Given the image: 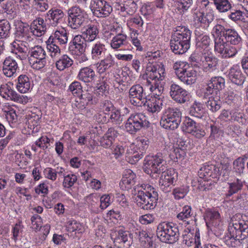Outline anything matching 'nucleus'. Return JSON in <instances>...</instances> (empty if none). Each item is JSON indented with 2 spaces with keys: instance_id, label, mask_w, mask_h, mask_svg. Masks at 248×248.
<instances>
[{
  "instance_id": "nucleus-48",
  "label": "nucleus",
  "mask_w": 248,
  "mask_h": 248,
  "mask_svg": "<svg viewBox=\"0 0 248 248\" xmlns=\"http://www.w3.org/2000/svg\"><path fill=\"white\" fill-rule=\"evenodd\" d=\"M229 190L228 191V193H227V196H231L233 194L237 193L239 190H240L243 186V182L239 179H237L236 181L228 183Z\"/></svg>"
},
{
  "instance_id": "nucleus-47",
  "label": "nucleus",
  "mask_w": 248,
  "mask_h": 248,
  "mask_svg": "<svg viewBox=\"0 0 248 248\" xmlns=\"http://www.w3.org/2000/svg\"><path fill=\"white\" fill-rule=\"evenodd\" d=\"M192 215L191 207L186 205L183 208L182 211L177 215V217L178 219L185 222L186 224H189V221L188 219L191 217Z\"/></svg>"
},
{
  "instance_id": "nucleus-5",
  "label": "nucleus",
  "mask_w": 248,
  "mask_h": 248,
  "mask_svg": "<svg viewBox=\"0 0 248 248\" xmlns=\"http://www.w3.org/2000/svg\"><path fill=\"white\" fill-rule=\"evenodd\" d=\"M165 69L163 66L158 67L155 66H150L147 67L146 72V83L150 86L149 89L152 92H155V94H157V91L159 92L163 89L160 86L159 89V83L164 78Z\"/></svg>"
},
{
  "instance_id": "nucleus-43",
  "label": "nucleus",
  "mask_w": 248,
  "mask_h": 248,
  "mask_svg": "<svg viewBox=\"0 0 248 248\" xmlns=\"http://www.w3.org/2000/svg\"><path fill=\"white\" fill-rule=\"evenodd\" d=\"M13 46L15 48V54L17 55V57H19L21 60H25L29 57V50L22 44L15 42Z\"/></svg>"
},
{
  "instance_id": "nucleus-31",
  "label": "nucleus",
  "mask_w": 248,
  "mask_h": 248,
  "mask_svg": "<svg viewBox=\"0 0 248 248\" xmlns=\"http://www.w3.org/2000/svg\"><path fill=\"white\" fill-rule=\"evenodd\" d=\"M95 76V72L92 68L85 67L80 69L77 77L78 80L89 83L94 80Z\"/></svg>"
},
{
  "instance_id": "nucleus-8",
  "label": "nucleus",
  "mask_w": 248,
  "mask_h": 248,
  "mask_svg": "<svg viewBox=\"0 0 248 248\" xmlns=\"http://www.w3.org/2000/svg\"><path fill=\"white\" fill-rule=\"evenodd\" d=\"M146 124V116L141 113L132 114L127 120L125 128L130 134H135Z\"/></svg>"
},
{
  "instance_id": "nucleus-3",
  "label": "nucleus",
  "mask_w": 248,
  "mask_h": 248,
  "mask_svg": "<svg viewBox=\"0 0 248 248\" xmlns=\"http://www.w3.org/2000/svg\"><path fill=\"white\" fill-rule=\"evenodd\" d=\"M138 190L136 200L137 205L141 209H154L156 205L158 193L150 185L142 184Z\"/></svg>"
},
{
  "instance_id": "nucleus-15",
  "label": "nucleus",
  "mask_w": 248,
  "mask_h": 248,
  "mask_svg": "<svg viewBox=\"0 0 248 248\" xmlns=\"http://www.w3.org/2000/svg\"><path fill=\"white\" fill-rule=\"evenodd\" d=\"M225 79L222 77H213L207 83L204 93L207 95L214 94L220 95L221 91L225 87Z\"/></svg>"
},
{
  "instance_id": "nucleus-56",
  "label": "nucleus",
  "mask_w": 248,
  "mask_h": 248,
  "mask_svg": "<svg viewBox=\"0 0 248 248\" xmlns=\"http://www.w3.org/2000/svg\"><path fill=\"white\" fill-rule=\"evenodd\" d=\"M49 44L47 45V48L50 52L51 57L52 58L57 57L60 55L61 50L59 46H58L54 42H47Z\"/></svg>"
},
{
  "instance_id": "nucleus-14",
  "label": "nucleus",
  "mask_w": 248,
  "mask_h": 248,
  "mask_svg": "<svg viewBox=\"0 0 248 248\" xmlns=\"http://www.w3.org/2000/svg\"><path fill=\"white\" fill-rule=\"evenodd\" d=\"M174 68L177 70L176 74L180 80L187 85H191L194 83L197 79V72L192 67Z\"/></svg>"
},
{
  "instance_id": "nucleus-1",
  "label": "nucleus",
  "mask_w": 248,
  "mask_h": 248,
  "mask_svg": "<svg viewBox=\"0 0 248 248\" xmlns=\"http://www.w3.org/2000/svg\"><path fill=\"white\" fill-rule=\"evenodd\" d=\"M166 154L157 153L155 155L148 156L145 158L143 170L152 177L161 174L159 180L160 188L165 193L170 190L171 185L177 180L178 174L174 169L167 170L164 158Z\"/></svg>"
},
{
  "instance_id": "nucleus-46",
  "label": "nucleus",
  "mask_w": 248,
  "mask_h": 248,
  "mask_svg": "<svg viewBox=\"0 0 248 248\" xmlns=\"http://www.w3.org/2000/svg\"><path fill=\"white\" fill-rule=\"evenodd\" d=\"M163 115L167 116V119L171 118L181 122L182 113L177 108L169 107L165 110Z\"/></svg>"
},
{
  "instance_id": "nucleus-16",
  "label": "nucleus",
  "mask_w": 248,
  "mask_h": 248,
  "mask_svg": "<svg viewBox=\"0 0 248 248\" xmlns=\"http://www.w3.org/2000/svg\"><path fill=\"white\" fill-rule=\"evenodd\" d=\"M170 95L174 101L180 104L185 103L189 99L187 91L174 83L170 86Z\"/></svg>"
},
{
  "instance_id": "nucleus-64",
  "label": "nucleus",
  "mask_w": 248,
  "mask_h": 248,
  "mask_svg": "<svg viewBox=\"0 0 248 248\" xmlns=\"http://www.w3.org/2000/svg\"><path fill=\"white\" fill-rule=\"evenodd\" d=\"M198 42L197 43V46L199 47H206L210 45L211 42V39L207 35L200 36L198 38Z\"/></svg>"
},
{
  "instance_id": "nucleus-41",
  "label": "nucleus",
  "mask_w": 248,
  "mask_h": 248,
  "mask_svg": "<svg viewBox=\"0 0 248 248\" xmlns=\"http://www.w3.org/2000/svg\"><path fill=\"white\" fill-rule=\"evenodd\" d=\"M127 44V36L125 34L119 33L115 36L111 41L110 46L114 49L126 45Z\"/></svg>"
},
{
  "instance_id": "nucleus-42",
  "label": "nucleus",
  "mask_w": 248,
  "mask_h": 248,
  "mask_svg": "<svg viewBox=\"0 0 248 248\" xmlns=\"http://www.w3.org/2000/svg\"><path fill=\"white\" fill-rule=\"evenodd\" d=\"M189 113L195 117L202 118L204 114L203 104L195 101L189 108Z\"/></svg>"
},
{
  "instance_id": "nucleus-62",
  "label": "nucleus",
  "mask_w": 248,
  "mask_h": 248,
  "mask_svg": "<svg viewBox=\"0 0 248 248\" xmlns=\"http://www.w3.org/2000/svg\"><path fill=\"white\" fill-rule=\"evenodd\" d=\"M229 11H231V14L229 15L228 17L231 20L234 22H237L242 20L243 13L241 10L231 9Z\"/></svg>"
},
{
  "instance_id": "nucleus-37",
  "label": "nucleus",
  "mask_w": 248,
  "mask_h": 248,
  "mask_svg": "<svg viewBox=\"0 0 248 248\" xmlns=\"http://www.w3.org/2000/svg\"><path fill=\"white\" fill-rule=\"evenodd\" d=\"M74 61L67 54L61 56L55 62V65L58 70L62 71L68 69L73 65Z\"/></svg>"
},
{
  "instance_id": "nucleus-2",
  "label": "nucleus",
  "mask_w": 248,
  "mask_h": 248,
  "mask_svg": "<svg viewBox=\"0 0 248 248\" xmlns=\"http://www.w3.org/2000/svg\"><path fill=\"white\" fill-rule=\"evenodd\" d=\"M171 35L170 46L176 54H182L190 47L191 31L185 26H178Z\"/></svg>"
},
{
  "instance_id": "nucleus-39",
  "label": "nucleus",
  "mask_w": 248,
  "mask_h": 248,
  "mask_svg": "<svg viewBox=\"0 0 248 248\" xmlns=\"http://www.w3.org/2000/svg\"><path fill=\"white\" fill-rule=\"evenodd\" d=\"M232 228L231 226L229 227V232L224 237V242L226 245L229 247H235L236 245V242L238 241L240 242L241 238H238V235L236 232V231Z\"/></svg>"
},
{
  "instance_id": "nucleus-35",
  "label": "nucleus",
  "mask_w": 248,
  "mask_h": 248,
  "mask_svg": "<svg viewBox=\"0 0 248 248\" xmlns=\"http://www.w3.org/2000/svg\"><path fill=\"white\" fill-rule=\"evenodd\" d=\"M31 83L30 78L26 75H21L17 78L16 88L21 93H24L31 88Z\"/></svg>"
},
{
  "instance_id": "nucleus-19",
  "label": "nucleus",
  "mask_w": 248,
  "mask_h": 248,
  "mask_svg": "<svg viewBox=\"0 0 248 248\" xmlns=\"http://www.w3.org/2000/svg\"><path fill=\"white\" fill-rule=\"evenodd\" d=\"M202 62L205 72L211 73L217 70L218 60L211 52L202 54Z\"/></svg>"
},
{
  "instance_id": "nucleus-23",
  "label": "nucleus",
  "mask_w": 248,
  "mask_h": 248,
  "mask_svg": "<svg viewBox=\"0 0 248 248\" xmlns=\"http://www.w3.org/2000/svg\"><path fill=\"white\" fill-rule=\"evenodd\" d=\"M234 217L232 218V226L231 227L234 229L238 235V238L241 240H244L248 237V221L240 220L238 223L234 222Z\"/></svg>"
},
{
  "instance_id": "nucleus-4",
  "label": "nucleus",
  "mask_w": 248,
  "mask_h": 248,
  "mask_svg": "<svg viewBox=\"0 0 248 248\" xmlns=\"http://www.w3.org/2000/svg\"><path fill=\"white\" fill-rule=\"evenodd\" d=\"M156 232L157 237L163 242L173 244L178 240L179 230L173 223L163 222L159 223Z\"/></svg>"
},
{
  "instance_id": "nucleus-20",
  "label": "nucleus",
  "mask_w": 248,
  "mask_h": 248,
  "mask_svg": "<svg viewBox=\"0 0 248 248\" xmlns=\"http://www.w3.org/2000/svg\"><path fill=\"white\" fill-rule=\"evenodd\" d=\"M80 35H76L69 43L68 50L72 55H79L85 52L86 44Z\"/></svg>"
},
{
  "instance_id": "nucleus-17",
  "label": "nucleus",
  "mask_w": 248,
  "mask_h": 248,
  "mask_svg": "<svg viewBox=\"0 0 248 248\" xmlns=\"http://www.w3.org/2000/svg\"><path fill=\"white\" fill-rule=\"evenodd\" d=\"M11 82L1 85L0 87V95L4 98L13 100L20 103L26 102V98L14 91L10 86Z\"/></svg>"
},
{
  "instance_id": "nucleus-44",
  "label": "nucleus",
  "mask_w": 248,
  "mask_h": 248,
  "mask_svg": "<svg viewBox=\"0 0 248 248\" xmlns=\"http://www.w3.org/2000/svg\"><path fill=\"white\" fill-rule=\"evenodd\" d=\"M174 7L182 14L186 11L193 3V0H173Z\"/></svg>"
},
{
  "instance_id": "nucleus-29",
  "label": "nucleus",
  "mask_w": 248,
  "mask_h": 248,
  "mask_svg": "<svg viewBox=\"0 0 248 248\" xmlns=\"http://www.w3.org/2000/svg\"><path fill=\"white\" fill-rule=\"evenodd\" d=\"M115 64L114 58L111 54H108L96 64V67L98 72L102 74L112 68Z\"/></svg>"
},
{
  "instance_id": "nucleus-60",
  "label": "nucleus",
  "mask_w": 248,
  "mask_h": 248,
  "mask_svg": "<svg viewBox=\"0 0 248 248\" xmlns=\"http://www.w3.org/2000/svg\"><path fill=\"white\" fill-rule=\"evenodd\" d=\"M172 149V151L169 154V155L171 156L172 159H175V158L177 159H182L186 155L185 148H173Z\"/></svg>"
},
{
  "instance_id": "nucleus-49",
  "label": "nucleus",
  "mask_w": 248,
  "mask_h": 248,
  "mask_svg": "<svg viewBox=\"0 0 248 248\" xmlns=\"http://www.w3.org/2000/svg\"><path fill=\"white\" fill-rule=\"evenodd\" d=\"M197 125L194 121L190 118L186 117L183 122L182 129L183 131L191 134Z\"/></svg>"
},
{
  "instance_id": "nucleus-28",
  "label": "nucleus",
  "mask_w": 248,
  "mask_h": 248,
  "mask_svg": "<svg viewBox=\"0 0 248 248\" xmlns=\"http://www.w3.org/2000/svg\"><path fill=\"white\" fill-rule=\"evenodd\" d=\"M64 16V14L61 9L54 8L47 12L46 17L52 26H56L62 21Z\"/></svg>"
},
{
  "instance_id": "nucleus-55",
  "label": "nucleus",
  "mask_w": 248,
  "mask_h": 248,
  "mask_svg": "<svg viewBox=\"0 0 248 248\" xmlns=\"http://www.w3.org/2000/svg\"><path fill=\"white\" fill-rule=\"evenodd\" d=\"M228 29L220 24H217L213 28L212 33L214 35H216L217 38H221L224 39L225 34Z\"/></svg>"
},
{
  "instance_id": "nucleus-61",
  "label": "nucleus",
  "mask_w": 248,
  "mask_h": 248,
  "mask_svg": "<svg viewBox=\"0 0 248 248\" xmlns=\"http://www.w3.org/2000/svg\"><path fill=\"white\" fill-rule=\"evenodd\" d=\"M69 90L73 94L79 96L81 94L82 92V87L79 82L75 81L70 85Z\"/></svg>"
},
{
  "instance_id": "nucleus-54",
  "label": "nucleus",
  "mask_w": 248,
  "mask_h": 248,
  "mask_svg": "<svg viewBox=\"0 0 248 248\" xmlns=\"http://www.w3.org/2000/svg\"><path fill=\"white\" fill-rule=\"evenodd\" d=\"M187 186L176 187L173 190V194L175 199L179 200L184 198L189 191Z\"/></svg>"
},
{
  "instance_id": "nucleus-7",
  "label": "nucleus",
  "mask_w": 248,
  "mask_h": 248,
  "mask_svg": "<svg viewBox=\"0 0 248 248\" xmlns=\"http://www.w3.org/2000/svg\"><path fill=\"white\" fill-rule=\"evenodd\" d=\"M86 20L84 11L79 7L73 6L68 10V23L71 28H79L84 25Z\"/></svg>"
},
{
  "instance_id": "nucleus-38",
  "label": "nucleus",
  "mask_w": 248,
  "mask_h": 248,
  "mask_svg": "<svg viewBox=\"0 0 248 248\" xmlns=\"http://www.w3.org/2000/svg\"><path fill=\"white\" fill-rule=\"evenodd\" d=\"M105 45L100 42L93 44L91 47V57L93 60H97L101 58L106 52Z\"/></svg>"
},
{
  "instance_id": "nucleus-11",
  "label": "nucleus",
  "mask_w": 248,
  "mask_h": 248,
  "mask_svg": "<svg viewBox=\"0 0 248 248\" xmlns=\"http://www.w3.org/2000/svg\"><path fill=\"white\" fill-rule=\"evenodd\" d=\"M91 7L94 15L98 17L108 16L112 11L111 6L105 0H92Z\"/></svg>"
},
{
  "instance_id": "nucleus-18",
  "label": "nucleus",
  "mask_w": 248,
  "mask_h": 248,
  "mask_svg": "<svg viewBox=\"0 0 248 248\" xmlns=\"http://www.w3.org/2000/svg\"><path fill=\"white\" fill-rule=\"evenodd\" d=\"M201 0V4L203 8H210L214 4L216 9L220 13H225L231 10L232 4L229 0Z\"/></svg>"
},
{
  "instance_id": "nucleus-63",
  "label": "nucleus",
  "mask_w": 248,
  "mask_h": 248,
  "mask_svg": "<svg viewBox=\"0 0 248 248\" xmlns=\"http://www.w3.org/2000/svg\"><path fill=\"white\" fill-rule=\"evenodd\" d=\"M31 227L35 231L40 230L42 225V219L38 215H35L31 217Z\"/></svg>"
},
{
  "instance_id": "nucleus-27",
  "label": "nucleus",
  "mask_w": 248,
  "mask_h": 248,
  "mask_svg": "<svg viewBox=\"0 0 248 248\" xmlns=\"http://www.w3.org/2000/svg\"><path fill=\"white\" fill-rule=\"evenodd\" d=\"M99 30L97 25L91 23L86 26L80 36L86 42H92L96 39Z\"/></svg>"
},
{
  "instance_id": "nucleus-10",
  "label": "nucleus",
  "mask_w": 248,
  "mask_h": 248,
  "mask_svg": "<svg viewBox=\"0 0 248 248\" xmlns=\"http://www.w3.org/2000/svg\"><path fill=\"white\" fill-rule=\"evenodd\" d=\"M228 43L221 38L215 40V50L223 58H231L234 56L240 48L230 46Z\"/></svg>"
},
{
  "instance_id": "nucleus-52",
  "label": "nucleus",
  "mask_w": 248,
  "mask_h": 248,
  "mask_svg": "<svg viewBox=\"0 0 248 248\" xmlns=\"http://www.w3.org/2000/svg\"><path fill=\"white\" fill-rule=\"evenodd\" d=\"M46 57H43L41 58H37L34 60L29 59V62L33 69L36 70H40L44 68L46 64Z\"/></svg>"
},
{
  "instance_id": "nucleus-30",
  "label": "nucleus",
  "mask_w": 248,
  "mask_h": 248,
  "mask_svg": "<svg viewBox=\"0 0 248 248\" xmlns=\"http://www.w3.org/2000/svg\"><path fill=\"white\" fill-rule=\"evenodd\" d=\"M68 40V33L64 29L61 28L56 31L54 33L49 37L47 42H54L62 45L67 44Z\"/></svg>"
},
{
  "instance_id": "nucleus-53",
  "label": "nucleus",
  "mask_w": 248,
  "mask_h": 248,
  "mask_svg": "<svg viewBox=\"0 0 248 248\" xmlns=\"http://www.w3.org/2000/svg\"><path fill=\"white\" fill-rule=\"evenodd\" d=\"M116 108L113 103L109 100H105L100 105V109L105 115L109 116L110 113Z\"/></svg>"
},
{
  "instance_id": "nucleus-26",
  "label": "nucleus",
  "mask_w": 248,
  "mask_h": 248,
  "mask_svg": "<svg viewBox=\"0 0 248 248\" xmlns=\"http://www.w3.org/2000/svg\"><path fill=\"white\" fill-rule=\"evenodd\" d=\"M219 168L213 165H207L202 167L198 172L200 178L208 180L209 177L216 178L219 175Z\"/></svg>"
},
{
  "instance_id": "nucleus-40",
  "label": "nucleus",
  "mask_w": 248,
  "mask_h": 248,
  "mask_svg": "<svg viewBox=\"0 0 248 248\" xmlns=\"http://www.w3.org/2000/svg\"><path fill=\"white\" fill-rule=\"evenodd\" d=\"M181 123V121L177 120L173 118H168L167 116L162 115L160 124L162 127L170 130H174L177 128Z\"/></svg>"
},
{
  "instance_id": "nucleus-58",
  "label": "nucleus",
  "mask_w": 248,
  "mask_h": 248,
  "mask_svg": "<svg viewBox=\"0 0 248 248\" xmlns=\"http://www.w3.org/2000/svg\"><path fill=\"white\" fill-rule=\"evenodd\" d=\"M77 181V177L74 174H68L64 176L62 186L64 187L70 188Z\"/></svg>"
},
{
  "instance_id": "nucleus-9",
  "label": "nucleus",
  "mask_w": 248,
  "mask_h": 248,
  "mask_svg": "<svg viewBox=\"0 0 248 248\" xmlns=\"http://www.w3.org/2000/svg\"><path fill=\"white\" fill-rule=\"evenodd\" d=\"M204 219L207 227L216 235H218L219 231H223L221 219L218 211L207 210L205 214Z\"/></svg>"
},
{
  "instance_id": "nucleus-57",
  "label": "nucleus",
  "mask_w": 248,
  "mask_h": 248,
  "mask_svg": "<svg viewBox=\"0 0 248 248\" xmlns=\"http://www.w3.org/2000/svg\"><path fill=\"white\" fill-rule=\"evenodd\" d=\"M233 169L234 172L239 175L243 173L245 170V162H244L242 158H237L233 161Z\"/></svg>"
},
{
  "instance_id": "nucleus-25",
  "label": "nucleus",
  "mask_w": 248,
  "mask_h": 248,
  "mask_svg": "<svg viewBox=\"0 0 248 248\" xmlns=\"http://www.w3.org/2000/svg\"><path fill=\"white\" fill-rule=\"evenodd\" d=\"M220 95L216 94L207 95L206 93H203V97L208 99L205 102L207 108L212 112H215L218 110L221 107Z\"/></svg>"
},
{
  "instance_id": "nucleus-24",
  "label": "nucleus",
  "mask_w": 248,
  "mask_h": 248,
  "mask_svg": "<svg viewBox=\"0 0 248 248\" xmlns=\"http://www.w3.org/2000/svg\"><path fill=\"white\" fill-rule=\"evenodd\" d=\"M163 101L160 98L155 97H151L150 99L146 98L144 100L142 106L146 107V109L150 112L155 113L159 112L162 106Z\"/></svg>"
},
{
  "instance_id": "nucleus-59",
  "label": "nucleus",
  "mask_w": 248,
  "mask_h": 248,
  "mask_svg": "<svg viewBox=\"0 0 248 248\" xmlns=\"http://www.w3.org/2000/svg\"><path fill=\"white\" fill-rule=\"evenodd\" d=\"M230 120L236 121L242 124H245L247 122L245 115L243 113L238 111L232 112Z\"/></svg>"
},
{
  "instance_id": "nucleus-34",
  "label": "nucleus",
  "mask_w": 248,
  "mask_h": 248,
  "mask_svg": "<svg viewBox=\"0 0 248 248\" xmlns=\"http://www.w3.org/2000/svg\"><path fill=\"white\" fill-rule=\"evenodd\" d=\"M223 41L236 46H238L242 42L240 35L234 29H229L227 31Z\"/></svg>"
},
{
  "instance_id": "nucleus-45",
  "label": "nucleus",
  "mask_w": 248,
  "mask_h": 248,
  "mask_svg": "<svg viewBox=\"0 0 248 248\" xmlns=\"http://www.w3.org/2000/svg\"><path fill=\"white\" fill-rule=\"evenodd\" d=\"M29 57V59L31 60H34L37 58H41L44 56L46 57V54L44 48L40 46H35L33 47H31L30 49Z\"/></svg>"
},
{
  "instance_id": "nucleus-33",
  "label": "nucleus",
  "mask_w": 248,
  "mask_h": 248,
  "mask_svg": "<svg viewBox=\"0 0 248 248\" xmlns=\"http://www.w3.org/2000/svg\"><path fill=\"white\" fill-rule=\"evenodd\" d=\"M97 116L98 117V120L99 122L104 123H107L108 122H110L114 124H120L123 121V118L121 115L120 110L118 109H115L112 112L110 113L107 119L106 116L102 117L101 118V114H98Z\"/></svg>"
},
{
  "instance_id": "nucleus-12",
  "label": "nucleus",
  "mask_w": 248,
  "mask_h": 248,
  "mask_svg": "<svg viewBox=\"0 0 248 248\" xmlns=\"http://www.w3.org/2000/svg\"><path fill=\"white\" fill-rule=\"evenodd\" d=\"M214 19V12L210 10L206 12H199L194 18L193 26L196 29L207 30Z\"/></svg>"
},
{
  "instance_id": "nucleus-6",
  "label": "nucleus",
  "mask_w": 248,
  "mask_h": 248,
  "mask_svg": "<svg viewBox=\"0 0 248 248\" xmlns=\"http://www.w3.org/2000/svg\"><path fill=\"white\" fill-rule=\"evenodd\" d=\"M110 237L115 245L118 248H128L132 244V234L122 229L112 230Z\"/></svg>"
},
{
  "instance_id": "nucleus-51",
  "label": "nucleus",
  "mask_w": 248,
  "mask_h": 248,
  "mask_svg": "<svg viewBox=\"0 0 248 248\" xmlns=\"http://www.w3.org/2000/svg\"><path fill=\"white\" fill-rule=\"evenodd\" d=\"M183 243L188 247H191L194 245L196 242L197 235H194L190 231H185L183 233Z\"/></svg>"
},
{
  "instance_id": "nucleus-50",
  "label": "nucleus",
  "mask_w": 248,
  "mask_h": 248,
  "mask_svg": "<svg viewBox=\"0 0 248 248\" xmlns=\"http://www.w3.org/2000/svg\"><path fill=\"white\" fill-rule=\"evenodd\" d=\"M10 29L11 26L8 21L5 19L0 20V39L9 37Z\"/></svg>"
},
{
  "instance_id": "nucleus-32",
  "label": "nucleus",
  "mask_w": 248,
  "mask_h": 248,
  "mask_svg": "<svg viewBox=\"0 0 248 248\" xmlns=\"http://www.w3.org/2000/svg\"><path fill=\"white\" fill-rule=\"evenodd\" d=\"M229 77L233 83L238 85H242L245 78L240 68L237 65L233 66L230 69Z\"/></svg>"
},
{
  "instance_id": "nucleus-13",
  "label": "nucleus",
  "mask_w": 248,
  "mask_h": 248,
  "mask_svg": "<svg viewBox=\"0 0 248 248\" xmlns=\"http://www.w3.org/2000/svg\"><path fill=\"white\" fill-rule=\"evenodd\" d=\"M129 101L132 105L141 107L146 98V95L143 87L140 84H136L133 85L129 89Z\"/></svg>"
},
{
  "instance_id": "nucleus-22",
  "label": "nucleus",
  "mask_w": 248,
  "mask_h": 248,
  "mask_svg": "<svg viewBox=\"0 0 248 248\" xmlns=\"http://www.w3.org/2000/svg\"><path fill=\"white\" fill-rule=\"evenodd\" d=\"M17 68L16 62L11 57H8L5 59L3 63V74L8 78L15 77Z\"/></svg>"
},
{
  "instance_id": "nucleus-36",
  "label": "nucleus",
  "mask_w": 248,
  "mask_h": 248,
  "mask_svg": "<svg viewBox=\"0 0 248 248\" xmlns=\"http://www.w3.org/2000/svg\"><path fill=\"white\" fill-rule=\"evenodd\" d=\"M135 178L136 175L131 170H125L120 183L121 186L124 185L125 189L131 188L135 184Z\"/></svg>"
},
{
  "instance_id": "nucleus-21",
  "label": "nucleus",
  "mask_w": 248,
  "mask_h": 248,
  "mask_svg": "<svg viewBox=\"0 0 248 248\" xmlns=\"http://www.w3.org/2000/svg\"><path fill=\"white\" fill-rule=\"evenodd\" d=\"M16 32L17 37L22 39L31 42L33 39L31 36V29L28 24L23 23L20 21H17L16 24Z\"/></svg>"
}]
</instances>
